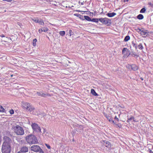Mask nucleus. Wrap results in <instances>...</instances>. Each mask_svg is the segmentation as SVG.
I'll use <instances>...</instances> for the list:
<instances>
[{
  "instance_id": "nucleus-1",
  "label": "nucleus",
  "mask_w": 153,
  "mask_h": 153,
  "mask_svg": "<svg viewBox=\"0 0 153 153\" xmlns=\"http://www.w3.org/2000/svg\"><path fill=\"white\" fill-rule=\"evenodd\" d=\"M5 141L3 143L2 147V152L3 153H10L11 150L10 143L11 139L7 137H4Z\"/></svg>"
},
{
  "instance_id": "nucleus-2",
  "label": "nucleus",
  "mask_w": 153,
  "mask_h": 153,
  "mask_svg": "<svg viewBox=\"0 0 153 153\" xmlns=\"http://www.w3.org/2000/svg\"><path fill=\"white\" fill-rule=\"evenodd\" d=\"M27 142L30 144H36L38 143L36 137L32 134L29 135L25 137Z\"/></svg>"
},
{
  "instance_id": "nucleus-3",
  "label": "nucleus",
  "mask_w": 153,
  "mask_h": 153,
  "mask_svg": "<svg viewBox=\"0 0 153 153\" xmlns=\"http://www.w3.org/2000/svg\"><path fill=\"white\" fill-rule=\"evenodd\" d=\"M12 129L18 135H22L24 134V131L23 128L19 125L13 126Z\"/></svg>"
},
{
  "instance_id": "nucleus-4",
  "label": "nucleus",
  "mask_w": 153,
  "mask_h": 153,
  "mask_svg": "<svg viewBox=\"0 0 153 153\" xmlns=\"http://www.w3.org/2000/svg\"><path fill=\"white\" fill-rule=\"evenodd\" d=\"M31 149L34 152L40 153H44L43 150L38 145H33L31 147Z\"/></svg>"
},
{
  "instance_id": "nucleus-5",
  "label": "nucleus",
  "mask_w": 153,
  "mask_h": 153,
  "mask_svg": "<svg viewBox=\"0 0 153 153\" xmlns=\"http://www.w3.org/2000/svg\"><path fill=\"white\" fill-rule=\"evenodd\" d=\"M31 127L34 131L36 132H40L41 128L37 124L34 123L31 125Z\"/></svg>"
},
{
  "instance_id": "nucleus-6",
  "label": "nucleus",
  "mask_w": 153,
  "mask_h": 153,
  "mask_svg": "<svg viewBox=\"0 0 153 153\" xmlns=\"http://www.w3.org/2000/svg\"><path fill=\"white\" fill-rule=\"evenodd\" d=\"M99 21L103 24L105 25L111 24V20L106 18H100L99 19Z\"/></svg>"
},
{
  "instance_id": "nucleus-7",
  "label": "nucleus",
  "mask_w": 153,
  "mask_h": 153,
  "mask_svg": "<svg viewBox=\"0 0 153 153\" xmlns=\"http://www.w3.org/2000/svg\"><path fill=\"white\" fill-rule=\"evenodd\" d=\"M122 53L124 54V55L128 56H129L130 55L129 51L126 48H124L123 49L122 51Z\"/></svg>"
},
{
  "instance_id": "nucleus-8",
  "label": "nucleus",
  "mask_w": 153,
  "mask_h": 153,
  "mask_svg": "<svg viewBox=\"0 0 153 153\" xmlns=\"http://www.w3.org/2000/svg\"><path fill=\"white\" fill-rule=\"evenodd\" d=\"M30 104L28 102H23L22 103V108L25 110H27L29 108V106Z\"/></svg>"
},
{
  "instance_id": "nucleus-9",
  "label": "nucleus",
  "mask_w": 153,
  "mask_h": 153,
  "mask_svg": "<svg viewBox=\"0 0 153 153\" xmlns=\"http://www.w3.org/2000/svg\"><path fill=\"white\" fill-rule=\"evenodd\" d=\"M104 145L107 148H108V149H110L111 147V145L110 143L108 141H104Z\"/></svg>"
},
{
  "instance_id": "nucleus-10",
  "label": "nucleus",
  "mask_w": 153,
  "mask_h": 153,
  "mask_svg": "<svg viewBox=\"0 0 153 153\" xmlns=\"http://www.w3.org/2000/svg\"><path fill=\"white\" fill-rule=\"evenodd\" d=\"M35 110V108L32 105H31L30 104V106H29V108H27V110L28 111H29L30 112H32V113H33V114H34L33 113V111Z\"/></svg>"
},
{
  "instance_id": "nucleus-11",
  "label": "nucleus",
  "mask_w": 153,
  "mask_h": 153,
  "mask_svg": "<svg viewBox=\"0 0 153 153\" xmlns=\"http://www.w3.org/2000/svg\"><path fill=\"white\" fill-rule=\"evenodd\" d=\"M20 151L23 152H26L28 151V149L27 147L24 146L21 148Z\"/></svg>"
},
{
  "instance_id": "nucleus-12",
  "label": "nucleus",
  "mask_w": 153,
  "mask_h": 153,
  "mask_svg": "<svg viewBox=\"0 0 153 153\" xmlns=\"http://www.w3.org/2000/svg\"><path fill=\"white\" fill-rule=\"evenodd\" d=\"M36 94L38 96H40L42 97H45L46 95H48V94H45L43 93L42 92H37Z\"/></svg>"
},
{
  "instance_id": "nucleus-13",
  "label": "nucleus",
  "mask_w": 153,
  "mask_h": 153,
  "mask_svg": "<svg viewBox=\"0 0 153 153\" xmlns=\"http://www.w3.org/2000/svg\"><path fill=\"white\" fill-rule=\"evenodd\" d=\"M116 15V13L113 12V13H108L106 14V15H107L109 17H112Z\"/></svg>"
},
{
  "instance_id": "nucleus-14",
  "label": "nucleus",
  "mask_w": 153,
  "mask_h": 153,
  "mask_svg": "<svg viewBox=\"0 0 153 153\" xmlns=\"http://www.w3.org/2000/svg\"><path fill=\"white\" fill-rule=\"evenodd\" d=\"M138 30H139L138 31L139 32H140L141 33H142V35H145L147 33L146 32V30H144L143 29H138Z\"/></svg>"
},
{
  "instance_id": "nucleus-15",
  "label": "nucleus",
  "mask_w": 153,
  "mask_h": 153,
  "mask_svg": "<svg viewBox=\"0 0 153 153\" xmlns=\"http://www.w3.org/2000/svg\"><path fill=\"white\" fill-rule=\"evenodd\" d=\"M138 69V67L135 64L132 65L131 69L132 70L135 71Z\"/></svg>"
},
{
  "instance_id": "nucleus-16",
  "label": "nucleus",
  "mask_w": 153,
  "mask_h": 153,
  "mask_svg": "<svg viewBox=\"0 0 153 153\" xmlns=\"http://www.w3.org/2000/svg\"><path fill=\"white\" fill-rule=\"evenodd\" d=\"M128 120L127 121L128 122L129 121H131L132 120H133V121L134 122H136V121L135 120H134V117H133V116H131V117H129L128 116Z\"/></svg>"
},
{
  "instance_id": "nucleus-17",
  "label": "nucleus",
  "mask_w": 153,
  "mask_h": 153,
  "mask_svg": "<svg viewBox=\"0 0 153 153\" xmlns=\"http://www.w3.org/2000/svg\"><path fill=\"white\" fill-rule=\"evenodd\" d=\"M91 93L92 95L94 96H97L98 95V94L93 89H91Z\"/></svg>"
},
{
  "instance_id": "nucleus-18",
  "label": "nucleus",
  "mask_w": 153,
  "mask_h": 153,
  "mask_svg": "<svg viewBox=\"0 0 153 153\" xmlns=\"http://www.w3.org/2000/svg\"><path fill=\"white\" fill-rule=\"evenodd\" d=\"M137 18L141 20L143 19L144 17L143 15L140 14L137 16Z\"/></svg>"
},
{
  "instance_id": "nucleus-19",
  "label": "nucleus",
  "mask_w": 153,
  "mask_h": 153,
  "mask_svg": "<svg viewBox=\"0 0 153 153\" xmlns=\"http://www.w3.org/2000/svg\"><path fill=\"white\" fill-rule=\"evenodd\" d=\"M84 17L85 18V20H87L88 21H91V19L89 16H84Z\"/></svg>"
},
{
  "instance_id": "nucleus-20",
  "label": "nucleus",
  "mask_w": 153,
  "mask_h": 153,
  "mask_svg": "<svg viewBox=\"0 0 153 153\" xmlns=\"http://www.w3.org/2000/svg\"><path fill=\"white\" fill-rule=\"evenodd\" d=\"M59 34L60 36H63L65 34V32L63 31H61L59 32Z\"/></svg>"
},
{
  "instance_id": "nucleus-21",
  "label": "nucleus",
  "mask_w": 153,
  "mask_h": 153,
  "mask_svg": "<svg viewBox=\"0 0 153 153\" xmlns=\"http://www.w3.org/2000/svg\"><path fill=\"white\" fill-rule=\"evenodd\" d=\"M99 21V19H95L94 18L91 19V22H98V21Z\"/></svg>"
},
{
  "instance_id": "nucleus-22",
  "label": "nucleus",
  "mask_w": 153,
  "mask_h": 153,
  "mask_svg": "<svg viewBox=\"0 0 153 153\" xmlns=\"http://www.w3.org/2000/svg\"><path fill=\"white\" fill-rule=\"evenodd\" d=\"M37 40L36 39H33V45L34 46H35L36 45V42Z\"/></svg>"
},
{
  "instance_id": "nucleus-23",
  "label": "nucleus",
  "mask_w": 153,
  "mask_h": 153,
  "mask_svg": "<svg viewBox=\"0 0 153 153\" xmlns=\"http://www.w3.org/2000/svg\"><path fill=\"white\" fill-rule=\"evenodd\" d=\"M130 39V37L129 36H126L124 39V41L125 42H127Z\"/></svg>"
},
{
  "instance_id": "nucleus-24",
  "label": "nucleus",
  "mask_w": 153,
  "mask_h": 153,
  "mask_svg": "<svg viewBox=\"0 0 153 153\" xmlns=\"http://www.w3.org/2000/svg\"><path fill=\"white\" fill-rule=\"evenodd\" d=\"M43 31L46 32L48 30V28L46 27H43L42 28Z\"/></svg>"
},
{
  "instance_id": "nucleus-25",
  "label": "nucleus",
  "mask_w": 153,
  "mask_h": 153,
  "mask_svg": "<svg viewBox=\"0 0 153 153\" xmlns=\"http://www.w3.org/2000/svg\"><path fill=\"white\" fill-rule=\"evenodd\" d=\"M146 10L145 8H142L140 10V13H144L146 11Z\"/></svg>"
},
{
  "instance_id": "nucleus-26",
  "label": "nucleus",
  "mask_w": 153,
  "mask_h": 153,
  "mask_svg": "<svg viewBox=\"0 0 153 153\" xmlns=\"http://www.w3.org/2000/svg\"><path fill=\"white\" fill-rule=\"evenodd\" d=\"M38 23H39L41 25H43L44 24V23L42 19H40V20H39Z\"/></svg>"
},
{
  "instance_id": "nucleus-27",
  "label": "nucleus",
  "mask_w": 153,
  "mask_h": 153,
  "mask_svg": "<svg viewBox=\"0 0 153 153\" xmlns=\"http://www.w3.org/2000/svg\"><path fill=\"white\" fill-rule=\"evenodd\" d=\"M138 48L142 50L143 49V46L141 44H140L138 45Z\"/></svg>"
},
{
  "instance_id": "nucleus-28",
  "label": "nucleus",
  "mask_w": 153,
  "mask_h": 153,
  "mask_svg": "<svg viewBox=\"0 0 153 153\" xmlns=\"http://www.w3.org/2000/svg\"><path fill=\"white\" fill-rule=\"evenodd\" d=\"M4 108L1 106L0 105V111L1 112H4Z\"/></svg>"
},
{
  "instance_id": "nucleus-29",
  "label": "nucleus",
  "mask_w": 153,
  "mask_h": 153,
  "mask_svg": "<svg viewBox=\"0 0 153 153\" xmlns=\"http://www.w3.org/2000/svg\"><path fill=\"white\" fill-rule=\"evenodd\" d=\"M132 46L135 48V49H136L137 48V45L133 41L132 42Z\"/></svg>"
},
{
  "instance_id": "nucleus-30",
  "label": "nucleus",
  "mask_w": 153,
  "mask_h": 153,
  "mask_svg": "<svg viewBox=\"0 0 153 153\" xmlns=\"http://www.w3.org/2000/svg\"><path fill=\"white\" fill-rule=\"evenodd\" d=\"M32 20L35 22L38 23L39 20L37 18H36V19H32Z\"/></svg>"
},
{
  "instance_id": "nucleus-31",
  "label": "nucleus",
  "mask_w": 153,
  "mask_h": 153,
  "mask_svg": "<svg viewBox=\"0 0 153 153\" xmlns=\"http://www.w3.org/2000/svg\"><path fill=\"white\" fill-rule=\"evenodd\" d=\"M108 121L111 123L115 124L114 121L112 119L111 117L110 118V119H109Z\"/></svg>"
},
{
  "instance_id": "nucleus-32",
  "label": "nucleus",
  "mask_w": 153,
  "mask_h": 153,
  "mask_svg": "<svg viewBox=\"0 0 153 153\" xmlns=\"http://www.w3.org/2000/svg\"><path fill=\"white\" fill-rule=\"evenodd\" d=\"M132 56L134 57L136 56L137 57H138L139 56L138 55L135 53H133L132 55Z\"/></svg>"
},
{
  "instance_id": "nucleus-33",
  "label": "nucleus",
  "mask_w": 153,
  "mask_h": 153,
  "mask_svg": "<svg viewBox=\"0 0 153 153\" xmlns=\"http://www.w3.org/2000/svg\"><path fill=\"white\" fill-rule=\"evenodd\" d=\"M131 66L132 65H126V67L130 69V68H131Z\"/></svg>"
},
{
  "instance_id": "nucleus-34",
  "label": "nucleus",
  "mask_w": 153,
  "mask_h": 153,
  "mask_svg": "<svg viewBox=\"0 0 153 153\" xmlns=\"http://www.w3.org/2000/svg\"><path fill=\"white\" fill-rule=\"evenodd\" d=\"M45 145L46 146L48 149H51V147L50 145L46 143L45 144Z\"/></svg>"
},
{
  "instance_id": "nucleus-35",
  "label": "nucleus",
  "mask_w": 153,
  "mask_h": 153,
  "mask_svg": "<svg viewBox=\"0 0 153 153\" xmlns=\"http://www.w3.org/2000/svg\"><path fill=\"white\" fill-rule=\"evenodd\" d=\"M72 32V30H69V33L70 34V36H71L72 35L71 33Z\"/></svg>"
},
{
  "instance_id": "nucleus-36",
  "label": "nucleus",
  "mask_w": 153,
  "mask_h": 153,
  "mask_svg": "<svg viewBox=\"0 0 153 153\" xmlns=\"http://www.w3.org/2000/svg\"><path fill=\"white\" fill-rule=\"evenodd\" d=\"M10 112L11 114H13L14 113V111L13 110H10Z\"/></svg>"
},
{
  "instance_id": "nucleus-37",
  "label": "nucleus",
  "mask_w": 153,
  "mask_h": 153,
  "mask_svg": "<svg viewBox=\"0 0 153 153\" xmlns=\"http://www.w3.org/2000/svg\"><path fill=\"white\" fill-rule=\"evenodd\" d=\"M42 31H43L42 28L40 29H39V32L40 33H42Z\"/></svg>"
},
{
  "instance_id": "nucleus-38",
  "label": "nucleus",
  "mask_w": 153,
  "mask_h": 153,
  "mask_svg": "<svg viewBox=\"0 0 153 153\" xmlns=\"http://www.w3.org/2000/svg\"><path fill=\"white\" fill-rule=\"evenodd\" d=\"M114 119H116V120H117L118 122L119 121V120L118 119V118L116 116H115V117H114Z\"/></svg>"
},
{
  "instance_id": "nucleus-39",
  "label": "nucleus",
  "mask_w": 153,
  "mask_h": 153,
  "mask_svg": "<svg viewBox=\"0 0 153 153\" xmlns=\"http://www.w3.org/2000/svg\"><path fill=\"white\" fill-rule=\"evenodd\" d=\"M4 1H7L10 2H11L12 1V0H4Z\"/></svg>"
},
{
  "instance_id": "nucleus-40",
  "label": "nucleus",
  "mask_w": 153,
  "mask_h": 153,
  "mask_svg": "<svg viewBox=\"0 0 153 153\" xmlns=\"http://www.w3.org/2000/svg\"><path fill=\"white\" fill-rule=\"evenodd\" d=\"M149 153H153V152L152 151L150 150V149H149Z\"/></svg>"
},
{
  "instance_id": "nucleus-41",
  "label": "nucleus",
  "mask_w": 153,
  "mask_h": 153,
  "mask_svg": "<svg viewBox=\"0 0 153 153\" xmlns=\"http://www.w3.org/2000/svg\"><path fill=\"white\" fill-rule=\"evenodd\" d=\"M0 36L1 37H5V36L4 35H3V34H2V35H1V36Z\"/></svg>"
},
{
  "instance_id": "nucleus-42",
  "label": "nucleus",
  "mask_w": 153,
  "mask_h": 153,
  "mask_svg": "<svg viewBox=\"0 0 153 153\" xmlns=\"http://www.w3.org/2000/svg\"><path fill=\"white\" fill-rule=\"evenodd\" d=\"M17 153H23V152L20 151L19 152Z\"/></svg>"
},
{
  "instance_id": "nucleus-43",
  "label": "nucleus",
  "mask_w": 153,
  "mask_h": 153,
  "mask_svg": "<svg viewBox=\"0 0 153 153\" xmlns=\"http://www.w3.org/2000/svg\"><path fill=\"white\" fill-rule=\"evenodd\" d=\"M128 1L129 0H124V2H128Z\"/></svg>"
},
{
  "instance_id": "nucleus-44",
  "label": "nucleus",
  "mask_w": 153,
  "mask_h": 153,
  "mask_svg": "<svg viewBox=\"0 0 153 153\" xmlns=\"http://www.w3.org/2000/svg\"><path fill=\"white\" fill-rule=\"evenodd\" d=\"M110 117H107V119L109 120V119H110Z\"/></svg>"
},
{
  "instance_id": "nucleus-45",
  "label": "nucleus",
  "mask_w": 153,
  "mask_h": 153,
  "mask_svg": "<svg viewBox=\"0 0 153 153\" xmlns=\"http://www.w3.org/2000/svg\"><path fill=\"white\" fill-rule=\"evenodd\" d=\"M149 4L151 5V3H149Z\"/></svg>"
},
{
  "instance_id": "nucleus-46",
  "label": "nucleus",
  "mask_w": 153,
  "mask_h": 153,
  "mask_svg": "<svg viewBox=\"0 0 153 153\" xmlns=\"http://www.w3.org/2000/svg\"><path fill=\"white\" fill-rule=\"evenodd\" d=\"M142 80H143V79L142 78L141 79Z\"/></svg>"
},
{
  "instance_id": "nucleus-47",
  "label": "nucleus",
  "mask_w": 153,
  "mask_h": 153,
  "mask_svg": "<svg viewBox=\"0 0 153 153\" xmlns=\"http://www.w3.org/2000/svg\"><path fill=\"white\" fill-rule=\"evenodd\" d=\"M82 4H83L82 3H81Z\"/></svg>"
}]
</instances>
